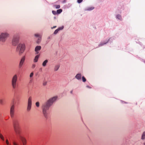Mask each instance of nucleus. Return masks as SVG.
<instances>
[{
	"label": "nucleus",
	"mask_w": 145,
	"mask_h": 145,
	"mask_svg": "<svg viewBox=\"0 0 145 145\" xmlns=\"http://www.w3.org/2000/svg\"><path fill=\"white\" fill-rule=\"evenodd\" d=\"M13 125L17 138L22 141L23 145H26V140L21 134L20 129L19 121L18 119H15L13 120Z\"/></svg>",
	"instance_id": "obj_1"
},
{
	"label": "nucleus",
	"mask_w": 145,
	"mask_h": 145,
	"mask_svg": "<svg viewBox=\"0 0 145 145\" xmlns=\"http://www.w3.org/2000/svg\"><path fill=\"white\" fill-rule=\"evenodd\" d=\"M25 46L24 44L20 43L17 46L16 48V51L19 52V55H21L24 51Z\"/></svg>",
	"instance_id": "obj_2"
},
{
	"label": "nucleus",
	"mask_w": 145,
	"mask_h": 145,
	"mask_svg": "<svg viewBox=\"0 0 145 145\" xmlns=\"http://www.w3.org/2000/svg\"><path fill=\"white\" fill-rule=\"evenodd\" d=\"M58 97L55 96L49 99L46 104V110H48L50 107L51 106L53 103L55 102L57 99Z\"/></svg>",
	"instance_id": "obj_3"
},
{
	"label": "nucleus",
	"mask_w": 145,
	"mask_h": 145,
	"mask_svg": "<svg viewBox=\"0 0 145 145\" xmlns=\"http://www.w3.org/2000/svg\"><path fill=\"white\" fill-rule=\"evenodd\" d=\"M18 76L17 74L14 75L11 80V84L12 88L14 89H15L17 86V80Z\"/></svg>",
	"instance_id": "obj_4"
},
{
	"label": "nucleus",
	"mask_w": 145,
	"mask_h": 145,
	"mask_svg": "<svg viewBox=\"0 0 145 145\" xmlns=\"http://www.w3.org/2000/svg\"><path fill=\"white\" fill-rule=\"evenodd\" d=\"M19 36L18 35H16L14 36L12 41V44L14 46H16L19 43Z\"/></svg>",
	"instance_id": "obj_5"
},
{
	"label": "nucleus",
	"mask_w": 145,
	"mask_h": 145,
	"mask_svg": "<svg viewBox=\"0 0 145 145\" xmlns=\"http://www.w3.org/2000/svg\"><path fill=\"white\" fill-rule=\"evenodd\" d=\"M9 34L7 33H1L0 35V41L5 42Z\"/></svg>",
	"instance_id": "obj_6"
},
{
	"label": "nucleus",
	"mask_w": 145,
	"mask_h": 145,
	"mask_svg": "<svg viewBox=\"0 0 145 145\" xmlns=\"http://www.w3.org/2000/svg\"><path fill=\"white\" fill-rule=\"evenodd\" d=\"M0 138L2 141L4 142L5 145H11V143L9 142L8 139H6L5 140L4 136L0 133Z\"/></svg>",
	"instance_id": "obj_7"
},
{
	"label": "nucleus",
	"mask_w": 145,
	"mask_h": 145,
	"mask_svg": "<svg viewBox=\"0 0 145 145\" xmlns=\"http://www.w3.org/2000/svg\"><path fill=\"white\" fill-rule=\"evenodd\" d=\"M32 105V98L31 97H29L28 103L27 106V111L28 112L31 109Z\"/></svg>",
	"instance_id": "obj_8"
},
{
	"label": "nucleus",
	"mask_w": 145,
	"mask_h": 145,
	"mask_svg": "<svg viewBox=\"0 0 145 145\" xmlns=\"http://www.w3.org/2000/svg\"><path fill=\"white\" fill-rule=\"evenodd\" d=\"M25 56H24L21 58L19 65V67L20 68H21L23 65L24 63L25 62Z\"/></svg>",
	"instance_id": "obj_9"
},
{
	"label": "nucleus",
	"mask_w": 145,
	"mask_h": 145,
	"mask_svg": "<svg viewBox=\"0 0 145 145\" xmlns=\"http://www.w3.org/2000/svg\"><path fill=\"white\" fill-rule=\"evenodd\" d=\"M14 105H12L11 106L10 110V115L11 117H13L14 114Z\"/></svg>",
	"instance_id": "obj_10"
},
{
	"label": "nucleus",
	"mask_w": 145,
	"mask_h": 145,
	"mask_svg": "<svg viewBox=\"0 0 145 145\" xmlns=\"http://www.w3.org/2000/svg\"><path fill=\"white\" fill-rule=\"evenodd\" d=\"M35 37L36 38V39H38V40L37 41V43H39L40 42L41 39V35L37 33L35 34Z\"/></svg>",
	"instance_id": "obj_11"
},
{
	"label": "nucleus",
	"mask_w": 145,
	"mask_h": 145,
	"mask_svg": "<svg viewBox=\"0 0 145 145\" xmlns=\"http://www.w3.org/2000/svg\"><path fill=\"white\" fill-rule=\"evenodd\" d=\"M41 47L40 46H37L35 49V51L36 52L35 54H37L39 53L38 51L40 50L41 49Z\"/></svg>",
	"instance_id": "obj_12"
},
{
	"label": "nucleus",
	"mask_w": 145,
	"mask_h": 145,
	"mask_svg": "<svg viewBox=\"0 0 145 145\" xmlns=\"http://www.w3.org/2000/svg\"><path fill=\"white\" fill-rule=\"evenodd\" d=\"M63 28V27L62 26L58 28L56 30L54 31V34L55 35L59 31L62 30Z\"/></svg>",
	"instance_id": "obj_13"
},
{
	"label": "nucleus",
	"mask_w": 145,
	"mask_h": 145,
	"mask_svg": "<svg viewBox=\"0 0 145 145\" xmlns=\"http://www.w3.org/2000/svg\"><path fill=\"white\" fill-rule=\"evenodd\" d=\"M81 74L80 73H78L76 75L75 78L77 80H80L81 79Z\"/></svg>",
	"instance_id": "obj_14"
},
{
	"label": "nucleus",
	"mask_w": 145,
	"mask_h": 145,
	"mask_svg": "<svg viewBox=\"0 0 145 145\" xmlns=\"http://www.w3.org/2000/svg\"><path fill=\"white\" fill-rule=\"evenodd\" d=\"M40 56V54L37 55H36L33 60V62L35 63L37 62L38 59Z\"/></svg>",
	"instance_id": "obj_15"
},
{
	"label": "nucleus",
	"mask_w": 145,
	"mask_h": 145,
	"mask_svg": "<svg viewBox=\"0 0 145 145\" xmlns=\"http://www.w3.org/2000/svg\"><path fill=\"white\" fill-rule=\"evenodd\" d=\"M42 109L43 113L44 115V116H45V104H44L42 105Z\"/></svg>",
	"instance_id": "obj_16"
},
{
	"label": "nucleus",
	"mask_w": 145,
	"mask_h": 145,
	"mask_svg": "<svg viewBox=\"0 0 145 145\" xmlns=\"http://www.w3.org/2000/svg\"><path fill=\"white\" fill-rule=\"evenodd\" d=\"M60 67V65L58 64L56 65L54 68V71H56L58 70Z\"/></svg>",
	"instance_id": "obj_17"
},
{
	"label": "nucleus",
	"mask_w": 145,
	"mask_h": 145,
	"mask_svg": "<svg viewBox=\"0 0 145 145\" xmlns=\"http://www.w3.org/2000/svg\"><path fill=\"white\" fill-rule=\"evenodd\" d=\"M141 139L143 140L145 139V131H144L142 134Z\"/></svg>",
	"instance_id": "obj_18"
},
{
	"label": "nucleus",
	"mask_w": 145,
	"mask_h": 145,
	"mask_svg": "<svg viewBox=\"0 0 145 145\" xmlns=\"http://www.w3.org/2000/svg\"><path fill=\"white\" fill-rule=\"evenodd\" d=\"M62 11V10L61 9H58L57 11V14H59L61 13Z\"/></svg>",
	"instance_id": "obj_19"
},
{
	"label": "nucleus",
	"mask_w": 145,
	"mask_h": 145,
	"mask_svg": "<svg viewBox=\"0 0 145 145\" xmlns=\"http://www.w3.org/2000/svg\"><path fill=\"white\" fill-rule=\"evenodd\" d=\"M60 5H54V7L57 9L59 8H60Z\"/></svg>",
	"instance_id": "obj_20"
},
{
	"label": "nucleus",
	"mask_w": 145,
	"mask_h": 145,
	"mask_svg": "<svg viewBox=\"0 0 145 145\" xmlns=\"http://www.w3.org/2000/svg\"><path fill=\"white\" fill-rule=\"evenodd\" d=\"M116 18L119 20H121V16L120 15H118L116 16Z\"/></svg>",
	"instance_id": "obj_21"
},
{
	"label": "nucleus",
	"mask_w": 145,
	"mask_h": 145,
	"mask_svg": "<svg viewBox=\"0 0 145 145\" xmlns=\"http://www.w3.org/2000/svg\"><path fill=\"white\" fill-rule=\"evenodd\" d=\"M82 81L83 82H85L86 81V78L84 76H83L82 77Z\"/></svg>",
	"instance_id": "obj_22"
},
{
	"label": "nucleus",
	"mask_w": 145,
	"mask_h": 145,
	"mask_svg": "<svg viewBox=\"0 0 145 145\" xmlns=\"http://www.w3.org/2000/svg\"><path fill=\"white\" fill-rule=\"evenodd\" d=\"M13 145H19V144L18 143L16 142V141H14L13 142Z\"/></svg>",
	"instance_id": "obj_23"
},
{
	"label": "nucleus",
	"mask_w": 145,
	"mask_h": 145,
	"mask_svg": "<svg viewBox=\"0 0 145 145\" xmlns=\"http://www.w3.org/2000/svg\"><path fill=\"white\" fill-rule=\"evenodd\" d=\"M33 72H32L30 74V78H32V77L33 76Z\"/></svg>",
	"instance_id": "obj_24"
},
{
	"label": "nucleus",
	"mask_w": 145,
	"mask_h": 145,
	"mask_svg": "<svg viewBox=\"0 0 145 145\" xmlns=\"http://www.w3.org/2000/svg\"><path fill=\"white\" fill-rule=\"evenodd\" d=\"M52 13L54 15H56L57 14V11L56 12L54 10H53L52 11Z\"/></svg>",
	"instance_id": "obj_25"
},
{
	"label": "nucleus",
	"mask_w": 145,
	"mask_h": 145,
	"mask_svg": "<svg viewBox=\"0 0 145 145\" xmlns=\"http://www.w3.org/2000/svg\"><path fill=\"white\" fill-rule=\"evenodd\" d=\"M39 102H37L35 104L36 106L37 107H38L39 106Z\"/></svg>",
	"instance_id": "obj_26"
},
{
	"label": "nucleus",
	"mask_w": 145,
	"mask_h": 145,
	"mask_svg": "<svg viewBox=\"0 0 145 145\" xmlns=\"http://www.w3.org/2000/svg\"><path fill=\"white\" fill-rule=\"evenodd\" d=\"M94 9L93 7H89L88 8V10H92Z\"/></svg>",
	"instance_id": "obj_27"
},
{
	"label": "nucleus",
	"mask_w": 145,
	"mask_h": 145,
	"mask_svg": "<svg viewBox=\"0 0 145 145\" xmlns=\"http://www.w3.org/2000/svg\"><path fill=\"white\" fill-rule=\"evenodd\" d=\"M33 78H30V80L29 83H32L33 82Z\"/></svg>",
	"instance_id": "obj_28"
},
{
	"label": "nucleus",
	"mask_w": 145,
	"mask_h": 145,
	"mask_svg": "<svg viewBox=\"0 0 145 145\" xmlns=\"http://www.w3.org/2000/svg\"><path fill=\"white\" fill-rule=\"evenodd\" d=\"M3 101L2 99H0V103L1 104L3 105Z\"/></svg>",
	"instance_id": "obj_29"
},
{
	"label": "nucleus",
	"mask_w": 145,
	"mask_h": 145,
	"mask_svg": "<svg viewBox=\"0 0 145 145\" xmlns=\"http://www.w3.org/2000/svg\"><path fill=\"white\" fill-rule=\"evenodd\" d=\"M83 1V0H77V2L78 3H81Z\"/></svg>",
	"instance_id": "obj_30"
},
{
	"label": "nucleus",
	"mask_w": 145,
	"mask_h": 145,
	"mask_svg": "<svg viewBox=\"0 0 145 145\" xmlns=\"http://www.w3.org/2000/svg\"><path fill=\"white\" fill-rule=\"evenodd\" d=\"M35 65L34 64H33L32 65V68H35Z\"/></svg>",
	"instance_id": "obj_31"
},
{
	"label": "nucleus",
	"mask_w": 145,
	"mask_h": 145,
	"mask_svg": "<svg viewBox=\"0 0 145 145\" xmlns=\"http://www.w3.org/2000/svg\"><path fill=\"white\" fill-rule=\"evenodd\" d=\"M42 65L44 66H45V60L43 62Z\"/></svg>",
	"instance_id": "obj_32"
},
{
	"label": "nucleus",
	"mask_w": 145,
	"mask_h": 145,
	"mask_svg": "<svg viewBox=\"0 0 145 145\" xmlns=\"http://www.w3.org/2000/svg\"><path fill=\"white\" fill-rule=\"evenodd\" d=\"M106 43H104L103 44H101V43L99 45V46H102L103 45L105 44H106Z\"/></svg>",
	"instance_id": "obj_33"
},
{
	"label": "nucleus",
	"mask_w": 145,
	"mask_h": 145,
	"mask_svg": "<svg viewBox=\"0 0 145 145\" xmlns=\"http://www.w3.org/2000/svg\"><path fill=\"white\" fill-rule=\"evenodd\" d=\"M42 68H40L39 69V71H42Z\"/></svg>",
	"instance_id": "obj_34"
},
{
	"label": "nucleus",
	"mask_w": 145,
	"mask_h": 145,
	"mask_svg": "<svg viewBox=\"0 0 145 145\" xmlns=\"http://www.w3.org/2000/svg\"><path fill=\"white\" fill-rule=\"evenodd\" d=\"M56 27V26H54L53 27H52V29H53L54 28H55Z\"/></svg>",
	"instance_id": "obj_35"
},
{
	"label": "nucleus",
	"mask_w": 145,
	"mask_h": 145,
	"mask_svg": "<svg viewBox=\"0 0 145 145\" xmlns=\"http://www.w3.org/2000/svg\"><path fill=\"white\" fill-rule=\"evenodd\" d=\"M86 87L88 88H91L89 86H86Z\"/></svg>",
	"instance_id": "obj_36"
},
{
	"label": "nucleus",
	"mask_w": 145,
	"mask_h": 145,
	"mask_svg": "<svg viewBox=\"0 0 145 145\" xmlns=\"http://www.w3.org/2000/svg\"><path fill=\"white\" fill-rule=\"evenodd\" d=\"M43 85L44 86L45 84V82H44L43 84Z\"/></svg>",
	"instance_id": "obj_37"
},
{
	"label": "nucleus",
	"mask_w": 145,
	"mask_h": 145,
	"mask_svg": "<svg viewBox=\"0 0 145 145\" xmlns=\"http://www.w3.org/2000/svg\"><path fill=\"white\" fill-rule=\"evenodd\" d=\"M143 145H145V142H144L143 144Z\"/></svg>",
	"instance_id": "obj_38"
},
{
	"label": "nucleus",
	"mask_w": 145,
	"mask_h": 145,
	"mask_svg": "<svg viewBox=\"0 0 145 145\" xmlns=\"http://www.w3.org/2000/svg\"><path fill=\"white\" fill-rule=\"evenodd\" d=\"M48 62V60H46V63Z\"/></svg>",
	"instance_id": "obj_39"
},
{
	"label": "nucleus",
	"mask_w": 145,
	"mask_h": 145,
	"mask_svg": "<svg viewBox=\"0 0 145 145\" xmlns=\"http://www.w3.org/2000/svg\"><path fill=\"white\" fill-rule=\"evenodd\" d=\"M72 91H71V93H72Z\"/></svg>",
	"instance_id": "obj_40"
},
{
	"label": "nucleus",
	"mask_w": 145,
	"mask_h": 145,
	"mask_svg": "<svg viewBox=\"0 0 145 145\" xmlns=\"http://www.w3.org/2000/svg\"><path fill=\"white\" fill-rule=\"evenodd\" d=\"M64 2H65V1H64Z\"/></svg>",
	"instance_id": "obj_41"
}]
</instances>
